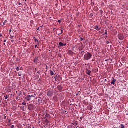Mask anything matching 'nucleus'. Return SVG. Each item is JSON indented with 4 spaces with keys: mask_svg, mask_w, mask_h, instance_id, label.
Segmentation results:
<instances>
[{
    "mask_svg": "<svg viewBox=\"0 0 128 128\" xmlns=\"http://www.w3.org/2000/svg\"><path fill=\"white\" fill-rule=\"evenodd\" d=\"M48 122H49L48 120H45V123H46V124H48Z\"/></svg>",
    "mask_w": 128,
    "mask_h": 128,
    "instance_id": "13",
    "label": "nucleus"
},
{
    "mask_svg": "<svg viewBox=\"0 0 128 128\" xmlns=\"http://www.w3.org/2000/svg\"><path fill=\"white\" fill-rule=\"evenodd\" d=\"M10 32H12V30H10Z\"/></svg>",
    "mask_w": 128,
    "mask_h": 128,
    "instance_id": "31",
    "label": "nucleus"
},
{
    "mask_svg": "<svg viewBox=\"0 0 128 128\" xmlns=\"http://www.w3.org/2000/svg\"><path fill=\"white\" fill-rule=\"evenodd\" d=\"M58 88H60V90H62V87L60 86H58Z\"/></svg>",
    "mask_w": 128,
    "mask_h": 128,
    "instance_id": "24",
    "label": "nucleus"
},
{
    "mask_svg": "<svg viewBox=\"0 0 128 128\" xmlns=\"http://www.w3.org/2000/svg\"><path fill=\"white\" fill-rule=\"evenodd\" d=\"M10 128H14V125H12Z\"/></svg>",
    "mask_w": 128,
    "mask_h": 128,
    "instance_id": "25",
    "label": "nucleus"
},
{
    "mask_svg": "<svg viewBox=\"0 0 128 128\" xmlns=\"http://www.w3.org/2000/svg\"><path fill=\"white\" fill-rule=\"evenodd\" d=\"M46 116H48V114H47Z\"/></svg>",
    "mask_w": 128,
    "mask_h": 128,
    "instance_id": "38",
    "label": "nucleus"
},
{
    "mask_svg": "<svg viewBox=\"0 0 128 128\" xmlns=\"http://www.w3.org/2000/svg\"><path fill=\"white\" fill-rule=\"evenodd\" d=\"M59 44L60 46H66V44H64L62 42H60L59 43Z\"/></svg>",
    "mask_w": 128,
    "mask_h": 128,
    "instance_id": "7",
    "label": "nucleus"
},
{
    "mask_svg": "<svg viewBox=\"0 0 128 128\" xmlns=\"http://www.w3.org/2000/svg\"><path fill=\"white\" fill-rule=\"evenodd\" d=\"M94 30H100V28L98 26L94 27Z\"/></svg>",
    "mask_w": 128,
    "mask_h": 128,
    "instance_id": "8",
    "label": "nucleus"
},
{
    "mask_svg": "<svg viewBox=\"0 0 128 128\" xmlns=\"http://www.w3.org/2000/svg\"><path fill=\"white\" fill-rule=\"evenodd\" d=\"M58 22L60 23V22H62V21L60 20H58Z\"/></svg>",
    "mask_w": 128,
    "mask_h": 128,
    "instance_id": "26",
    "label": "nucleus"
},
{
    "mask_svg": "<svg viewBox=\"0 0 128 128\" xmlns=\"http://www.w3.org/2000/svg\"><path fill=\"white\" fill-rule=\"evenodd\" d=\"M26 100L28 102H30L32 100V98H30V96L28 95L27 96H26Z\"/></svg>",
    "mask_w": 128,
    "mask_h": 128,
    "instance_id": "4",
    "label": "nucleus"
},
{
    "mask_svg": "<svg viewBox=\"0 0 128 128\" xmlns=\"http://www.w3.org/2000/svg\"><path fill=\"white\" fill-rule=\"evenodd\" d=\"M34 96H36V94H34Z\"/></svg>",
    "mask_w": 128,
    "mask_h": 128,
    "instance_id": "40",
    "label": "nucleus"
},
{
    "mask_svg": "<svg viewBox=\"0 0 128 128\" xmlns=\"http://www.w3.org/2000/svg\"><path fill=\"white\" fill-rule=\"evenodd\" d=\"M16 70L18 71V72L19 70H20V68H16Z\"/></svg>",
    "mask_w": 128,
    "mask_h": 128,
    "instance_id": "17",
    "label": "nucleus"
},
{
    "mask_svg": "<svg viewBox=\"0 0 128 128\" xmlns=\"http://www.w3.org/2000/svg\"><path fill=\"white\" fill-rule=\"evenodd\" d=\"M64 34V30H61V33L58 34V36H60V34Z\"/></svg>",
    "mask_w": 128,
    "mask_h": 128,
    "instance_id": "12",
    "label": "nucleus"
},
{
    "mask_svg": "<svg viewBox=\"0 0 128 128\" xmlns=\"http://www.w3.org/2000/svg\"><path fill=\"white\" fill-rule=\"evenodd\" d=\"M4 46H6V43H4Z\"/></svg>",
    "mask_w": 128,
    "mask_h": 128,
    "instance_id": "36",
    "label": "nucleus"
},
{
    "mask_svg": "<svg viewBox=\"0 0 128 128\" xmlns=\"http://www.w3.org/2000/svg\"><path fill=\"white\" fill-rule=\"evenodd\" d=\"M21 4L20 3H19V6H20Z\"/></svg>",
    "mask_w": 128,
    "mask_h": 128,
    "instance_id": "35",
    "label": "nucleus"
},
{
    "mask_svg": "<svg viewBox=\"0 0 128 128\" xmlns=\"http://www.w3.org/2000/svg\"><path fill=\"white\" fill-rule=\"evenodd\" d=\"M105 34H108V32H105Z\"/></svg>",
    "mask_w": 128,
    "mask_h": 128,
    "instance_id": "28",
    "label": "nucleus"
},
{
    "mask_svg": "<svg viewBox=\"0 0 128 128\" xmlns=\"http://www.w3.org/2000/svg\"><path fill=\"white\" fill-rule=\"evenodd\" d=\"M113 78V80L111 82V84H114V86L116 84V80L114 78Z\"/></svg>",
    "mask_w": 128,
    "mask_h": 128,
    "instance_id": "6",
    "label": "nucleus"
},
{
    "mask_svg": "<svg viewBox=\"0 0 128 128\" xmlns=\"http://www.w3.org/2000/svg\"><path fill=\"white\" fill-rule=\"evenodd\" d=\"M20 70H22V68H20Z\"/></svg>",
    "mask_w": 128,
    "mask_h": 128,
    "instance_id": "41",
    "label": "nucleus"
},
{
    "mask_svg": "<svg viewBox=\"0 0 128 128\" xmlns=\"http://www.w3.org/2000/svg\"><path fill=\"white\" fill-rule=\"evenodd\" d=\"M107 81L108 80H106V79H105L104 82H107Z\"/></svg>",
    "mask_w": 128,
    "mask_h": 128,
    "instance_id": "32",
    "label": "nucleus"
},
{
    "mask_svg": "<svg viewBox=\"0 0 128 128\" xmlns=\"http://www.w3.org/2000/svg\"><path fill=\"white\" fill-rule=\"evenodd\" d=\"M4 98H6L5 100H8V96H4Z\"/></svg>",
    "mask_w": 128,
    "mask_h": 128,
    "instance_id": "15",
    "label": "nucleus"
},
{
    "mask_svg": "<svg viewBox=\"0 0 128 128\" xmlns=\"http://www.w3.org/2000/svg\"><path fill=\"white\" fill-rule=\"evenodd\" d=\"M48 96H52V91H48Z\"/></svg>",
    "mask_w": 128,
    "mask_h": 128,
    "instance_id": "5",
    "label": "nucleus"
},
{
    "mask_svg": "<svg viewBox=\"0 0 128 128\" xmlns=\"http://www.w3.org/2000/svg\"><path fill=\"white\" fill-rule=\"evenodd\" d=\"M34 62L36 63L38 62V58H36L34 60Z\"/></svg>",
    "mask_w": 128,
    "mask_h": 128,
    "instance_id": "11",
    "label": "nucleus"
},
{
    "mask_svg": "<svg viewBox=\"0 0 128 128\" xmlns=\"http://www.w3.org/2000/svg\"><path fill=\"white\" fill-rule=\"evenodd\" d=\"M6 20H5L4 22V26H6Z\"/></svg>",
    "mask_w": 128,
    "mask_h": 128,
    "instance_id": "18",
    "label": "nucleus"
},
{
    "mask_svg": "<svg viewBox=\"0 0 128 128\" xmlns=\"http://www.w3.org/2000/svg\"><path fill=\"white\" fill-rule=\"evenodd\" d=\"M36 42H38V39L35 40Z\"/></svg>",
    "mask_w": 128,
    "mask_h": 128,
    "instance_id": "20",
    "label": "nucleus"
},
{
    "mask_svg": "<svg viewBox=\"0 0 128 128\" xmlns=\"http://www.w3.org/2000/svg\"><path fill=\"white\" fill-rule=\"evenodd\" d=\"M0 36H2V34H0Z\"/></svg>",
    "mask_w": 128,
    "mask_h": 128,
    "instance_id": "33",
    "label": "nucleus"
},
{
    "mask_svg": "<svg viewBox=\"0 0 128 128\" xmlns=\"http://www.w3.org/2000/svg\"><path fill=\"white\" fill-rule=\"evenodd\" d=\"M30 97L31 98H35V96H32V95L30 96Z\"/></svg>",
    "mask_w": 128,
    "mask_h": 128,
    "instance_id": "23",
    "label": "nucleus"
},
{
    "mask_svg": "<svg viewBox=\"0 0 128 128\" xmlns=\"http://www.w3.org/2000/svg\"><path fill=\"white\" fill-rule=\"evenodd\" d=\"M92 55L90 52H88L85 54L84 58L86 60H90V58H92Z\"/></svg>",
    "mask_w": 128,
    "mask_h": 128,
    "instance_id": "1",
    "label": "nucleus"
},
{
    "mask_svg": "<svg viewBox=\"0 0 128 128\" xmlns=\"http://www.w3.org/2000/svg\"><path fill=\"white\" fill-rule=\"evenodd\" d=\"M106 62H108V60H106Z\"/></svg>",
    "mask_w": 128,
    "mask_h": 128,
    "instance_id": "39",
    "label": "nucleus"
},
{
    "mask_svg": "<svg viewBox=\"0 0 128 128\" xmlns=\"http://www.w3.org/2000/svg\"><path fill=\"white\" fill-rule=\"evenodd\" d=\"M122 128H124V124H121Z\"/></svg>",
    "mask_w": 128,
    "mask_h": 128,
    "instance_id": "22",
    "label": "nucleus"
},
{
    "mask_svg": "<svg viewBox=\"0 0 128 128\" xmlns=\"http://www.w3.org/2000/svg\"><path fill=\"white\" fill-rule=\"evenodd\" d=\"M50 74L51 76H54V72H52V70H50Z\"/></svg>",
    "mask_w": 128,
    "mask_h": 128,
    "instance_id": "10",
    "label": "nucleus"
},
{
    "mask_svg": "<svg viewBox=\"0 0 128 128\" xmlns=\"http://www.w3.org/2000/svg\"><path fill=\"white\" fill-rule=\"evenodd\" d=\"M28 110H34V104H30L28 106Z\"/></svg>",
    "mask_w": 128,
    "mask_h": 128,
    "instance_id": "2",
    "label": "nucleus"
},
{
    "mask_svg": "<svg viewBox=\"0 0 128 128\" xmlns=\"http://www.w3.org/2000/svg\"><path fill=\"white\" fill-rule=\"evenodd\" d=\"M18 98H20V96H18V97H16V100H20V99H18Z\"/></svg>",
    "mask_w": 128,
    "mask_h": 128,
    "instance_id": "21",
    "label": "nucleus"
},
{
    "mask_svg": "<svg viewBox=\"0 0 128 128\" xmlns=\"http://www.w3.org/2000/svg\"><path fill=\"white\" fill-rule=\"evenodd\" d=\"M4 42H6V40H4Z\"/></svg>",
    "mask_w": 128,
    "mask_h": 128,
    "instance_id": "30",
    "label": "nucleus"
},
{
    "mask_svg": "<svg viewBox=\"0 0 128 128\" xmlns=\"http://www.w3.org/2000/svg\"><path fill=\"white\" fill-rule=\"evenodd\" d=\"M21 94H22V93H20V96H21Z\"/></svg>",
    "mask_w": 128,
    "mask_h": 128,
    "instance_id": "37",
    "label": "nucleus"
},
{
    "mask_svg": "<svg viewBox=\"0 0 128 128\" xmlns=\"http://www.w3.org/2000/svg\"><path fill=\"white\" fill-rule=\"evenodd\" d=\"M14 42V40H12V42Z\"/></svg>",
    "mask_w": 128,
    "mask_h": 128,
    "instance_id": "34",
    "label": "nucleus"
},
{
    "mask_svg": "<svg viewBox=\"0 0 128 128\" xmlns=\"http://www.w3.org/2000/svg\"><path fill=\"white\" fill-rule=\"evenodd\" d=\"M118 38L119 40H124V35H122V34H119L118 36Z\"/></svg>",
    "mask_w": 128,
    "mask_h": 128,
    "instance_id": "3",
    "label": "nucleus"
},
{
    "mask_svg": "<svg viewBox=\"0 0 128 128\" xmlns=\"http://www.w3.org/2000/svg\"><path fill=\"white\" fill-rule=\"evenodd\" d=\"M80 40H84V39H82V38H80Z\"/></svg>",
    "mask_w": 128,
    "mask_h": 128,
    "instance_id": "29",
    "label": "nucleus"
},
{
    "mask_svg": "<svg viewBox=\"0 0 128 128\" xmlns=\"http://www.w3.org/2000/svg\"><path fill=\"white\" fill-rule=\"evenodd\" d=\"M86 74H88V76H90V74H92V71H90V70H88Z\"/></svg>",
    "mask_w": 128,
    "mask_h": 128,
    "instance_id": "9",
    "label": "nucleus"
},
{
    "mask_svg": "<svg viewBox=\"0 0 128 128\" xmlns=\"http://www.w3.org/2000/svg\"><path fill=\"white\" fill-rule=\"evenodd\" d=\"M69 52V54H72V50H70L69 52Z\"/></svg>",
    "mask_w": 128,
    "mask_h": 128,
    "instance_id": "14",
    "label": "nucleus"
},
{
    "mask_svg": "<svg viewBox=\"0 0 128 128\" xmlns=\"http://www.w3.org/2000/svg\"><path fill=\"white\" fill-rule=\"evenodd\" d=\"M18 74L19 76H22V74L18 72Z\"/></svg>",
    "mask_w": 128,
    "mask_h": 128,
    "instance_id": "19",
    "label": "nucleus"
},
{
    "mask_svg": "<svg viewBox=\"0 0 128 128\" xmlns=\"http://www.w3.org/2000/svg\"><path fill=\"white\" fill-rule=\"evenodd\" d=\"M23 106H26V102H24L22 103Z\"/></svg>",
    "mask_w": 128,
    "mask_h": 128,
    "instance_id": "16",
    "label": "nucleus"
},
{
    "mask_svg": "<svg viewBox=\"0 0 128 128\" xmlns=\"http://www.w3.org/2000/svg\"><path fill=\"white\" fill-rule=\"evenodd\" d=\"M38 48V45L35 46V48Z\"/></svg>",
    "mask_w": 128,
    "mask_h": 128,
    "instance_id": "27",
    "label": "nucleus"
}]
</instances>
